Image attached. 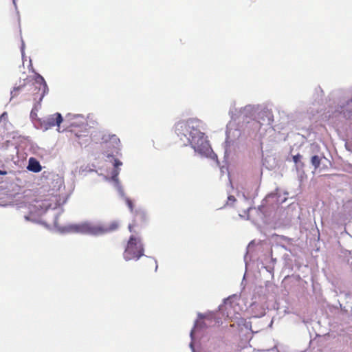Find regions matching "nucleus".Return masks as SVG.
I'll use <instances>...</instances> for the list:
<instances>
[{
    "mask_svg": "<svg viewBox=\"0 0 352 352\" xmlns=\"http://www.w3.org/2000/svg\"><path fill=\"white\" fill-rule=\"evenodd\" d=\"M259 109L258 105L248 104L240 109V115L245 119L251 120L250 124L253 120H256L258 110ZM251 128V125L250 126Z\"/></svg>",
    "mask_w": 352,
    "mask_h": 352,
    "instance_id": "9b49d317",
    "label": "nucleus"
},
{
    "mask_svg": "<svg viewBox=\"0 0 352 352\" xmlns=\"http://www.w3.org/2000/svg\"><path fill=\"white\" fill-rule=\"evenodd\" d=\"M273 121L274 115L272 111L267 107L259 106L256 120H253L251 123V130L252 133H255V137L261 140V147L262 149L264 145L263 139L265 133L272 135L274 133V130L272 128Z\"/></svg>",
    "mask_w": 352,
    "mask_h": 352,
    "instance_id": "7ed1b4c3",
    "label": "nucleus"
},
{
    "mask_svg": "<svg viewBox=\"0 0 352 352\" xmlns=\"http://www.w3.org/2000/svg\"><path fill=\"white\" fill-rule=\"evenodd\" d=\"M12 1H13V4H14V7L16 8V1L15 0H12Z\"/></svg>",
    "mask_w": 352,
    "mask_h": 352,
    "instance_id": "bb28decb",
    "label": "nucleus"
},
{
    "mask_svg": "<svg viewBox=\"0 0 352 352\" xmlns=\"http://www.w3.org/2000/svg\"><path fill=\"white\" fill-rule=\"evenodd\" d=\"M113 168L111 172V176H105L104 178L106 180L109 181L111 182V184L113 185V186L116 188L118 190L119 195L124 198V200L126 201V205L128 206L130 211L133 212V206L132 201L129 199L128 197L124 196V190L122 189V186L120 184L119 179H118V175L120 173V168L119 167L122 165V162L120 161L118 159L113 158Z\"/></svg>",
    "mask_w": 352,
    "mask_h": 352,
    "instance_id": "39448f33",
    "label": "nucleus"
},
{
    "mask_svg": "<svg viewBox=\"0 0 352 352\" xmlns=\"http://www.w3.org/2000/svg\"><path fill=\"white\" fill-rule=\"evenodd\" d=\"M22 86H18L14 87L13 90L11 91V99L14 98L16 96V92L20 91L22 89Z\"/></svg>",
    "mask_w": 352,
    "mask_h": 352,
    "instance_id": "f3484780",
    "label": "nucleus"
},
{
    "mask_svg": "<svg viewBox=\"0 0 352 352\" xmlns=\"http://www.w3.org/2000/svg\"><path fill=\"white\" fill-rule=\"evenodd\" d=\"M1 174H6V172H1Z\"/></svg>",
    "mask_w": 352,
    "mask_h": 352,
    "instance_id": "c756f323",
    "label": "nucleus"
},
{
    "mask_svg": "<svg viewBox=\"0 0 352 352\" xmlns=\"http://www.w3.org/2000/svg\"><path fill=\"white\" fill-rule=\"evenodd\" d=\"M35 87L41 91L39 100L41 101L45 94L48 93L49 89L44 78L39 74L35 76Z\"/></svg>",
    "mask_w": 352,
    "mask_h": 352,
    "instance_id": "ddd939ff",
    "label": "nucleus"
},
{
    "mask_svg": "<svg viewBox=\"0 0 352 352\" xmlns=\"http://www.w3.org/2000/svg\"><path fill=\"white\" fill-rule=\"evenodd\" d=\"M7 118H8V114L6 112H4L0 116V121L2 120H7Z\"/></svg>",
    "mask_w": 352,
    "mask_h": 352,
    "instance_id": "aec40b11",
    "label": "nucleus"
},
{
    "mask_svg": "<svg viewBox=\"0 0 352 352\" xmlns=\"http://www.w3.org/2000/svg\"><path fill=\"white\" fill-rule=\"evenodd\" d=\"M33 208L34 210L31 209L30 214L25 216L26 221H36L37 220L36 217L49 214L53 217L54 227L60 233H79L98 236L112 232L118 227V224L116 221H113L110 224L84 221L69 224L64 227L58 226L57 219L63 210L60 206V197L57 195L52 196L49 199L42 201H37Z\"/></svg>",
    "mask_w": 352,
    "mask_h": 352,
    "instance_id": "f257e3e1",
    "label": "nucleus"
},
{
    "mask_svg": "<svg viewBox=\"0 0 352 352\" xmlns=\"http://www.w3.org/2000/svg\"><path fill=\"white\" fill-rule=\"evenodd\" d=\"M236 201L235 198L232 195H229L228 197L227 205H231L233 202Z\"/></svg>",
    "mask_w": 352,
    "mask_h": 352,
    "instance_id": "a211bd4d",
    "label": "nucleus"
},
{
    "mask_svg": "<svg viewBox=\"0 0 352 352\" xmlns=\"http://www.w3.org/2000/svg\"><path fill=\"white\" fill-rule=\"evenodd\" d=\"M229 114L230 115L231 118H233L235 114L234 113V111L232 109H230L229 111Z\"/></svg>",
    "mask_w": 352,
    "mask_h": 352,
    "instance_id": "5701e85b",
    "label": "nucleus"
},
{
    "mask_svg": "<svg viewBox=\"0 0 352 352\" xmlns=\"http://www.w3.org/2000/svg\"><path fill=\"white\" fill-rule=\"evenodd\" d=\"M144 248L142 239L137 234H132L128 241L126 247L123 253L124 259L126 261L131 260L138 261L144 256Z\"/></svg>",
    "mask_w": 352,
    "mask_h": 352,
    "instance_id": "20e7f679",
    "label": "nucleus"
},
{
    "mask_svg": "<svg viewBox=\"0 0 352 352\" xmlns=\"http://www.w3.org/2000/svg\"><path fill=\"white\" fill-rule=\"evenodd\" d=\"M322 159V157L316 155L311 157V163L314 166L315 170L319 168Z\"/></svg>",
    "mask_w": 352,
    "mask_h": 352,
    "instance_id": "2eb2a0df",
    "label": "nucleus"
},
{
    "mask_svg": "<svg viewBox=\"0 0 352 352\" xmlns=\"http://www.w3.org/2000/svg\"><path fill=\"white\" fill-rule=\"evenodd\" d=\"M129 231L131 232H132V226L131 225L129 226Z\"/></svg>",
    "mask_w": 352,
    "mask_h": 352,
    "instance_id": "a878e982",
    "label": "nucleus"
},
{
    "mask_svg": "<svg viewBox=\"0 0 352 352\" xmlns=\"http://www.w3.org/2000/svg\"><path fill=\"white\" fill-rule=\"evenodd\" d=\"M204 126L205 124L201 120L192 118L177 122L174 126V131L182 145L190 146L196 153L201 157L214 160L217 163V156L202 131Z\"/></svg>",
    "mask_w": 352,
    "mask_h": 352,
    "instance_id": "f03ea898",
    "label": "nucleus"
},
{
    "mask_svg": "<svg viewBox=\"0 0 352 352\" xmlns=\"http://www.w3.org/2000/svg\"><path fill=\"white\" fill-rule=\"evenodd\" d=\"M91 139H92V140H93V141H94V142H98V140L97 138H96V134L94 135V134L91 133Z\"/></svg>",
    "mask_w": 352,
    "mask_h": 352,
    "instance_id": "4be33fe9",
    "label": "nucleus"
},
{
    "mask_svg": "<svg viewBox=\"0 0 352 352\" xmlns=\"http://www.w3.org/2000/svg\"><path fill=\"white\" fill-rule=\"evenodd\" d=\"M301 158L302 155H300V154L293 156V161L296 164L297 170H299L303 166V164L301 162Z\"/></svg>",
    "mask_w": 352,
    "mask_h": 352,
    "instance_id": "dca6fc26",
    "label": "nucleus"
},
{
    "mask_svg": "<svg viewBox=\"0 0 352 352\" xmlns=\"http://www.w3.org/2000/svg\"><path fill=\"white\" fill-rule=\"evenodd\" d=\"M21 52L22 58L23 59L24 56H25V43H24L23 41H22Z\"/></svg>",
    "mask_w": 352,
    "mask_h": 352,
    "instance_id": "6ab92c4d",
    "label": "nucleus"
},
{
    "mask_svg": "<svg viewBox=\"0 0 352 352\" xmlns=\"http://www.w3.org/2000/svg\"><path fill=\"white\" fill-rule=\"evenodd\" d=\"M239 299V296L234 294L224 300V305L220 307V309L227 311L226 316L232 319L234 316L236 320L241 319L239 311L241 310L239 303L236 302Z\"/></svg>",
    "mask_w": 352,
    "mask_h": 352,
    "instance_id": "6e6552de",
    "label": "nucleus"
},
{
    "mask_svg": "<svg viewBox=\"0 0 352 352\" xmlns=\"http://www.w3.org/2000/svg\"><path fill=\"white\" fill-rule=\"evenodd\" d=\"M27 168L30 171L38 173L41 170L42 167L40 162L36 159L30 157L28 160Z\"/></svg>",
    "mask_w": 352,
    "mask_h": 352,
    "instance_id": "4468645a",
    "label": "nucleus"
},
{
    "mask_svg": "<svg viewBox=\"0 0 352 352\" xmlns=\"http://www.w3.org/2000/svg\"><path fill=\"white\" fill-rule=\"evenodd\" d=\"M155 263H156V266H155V271H156V270H157V261H156V260H155Z\"/></svg>",
    "mask_w": 352,
    "mask_h": 352,
    "instance_id": "c85d7f7f",
    "label": "nucleus"
},
{
    "mask_svg": "<svg viewBox=\"0 0 352 352\" xmlns=\"http://www.w3.org/2000/svg\"><path fill=\"white\" fill-rule=\"evenodd\" d=\"M241 131L236 127L233 122H229L227 125L226 139L225 142V155L228 156L232 151L234 144L236 140L241 136Z\"/></svg>",
    "mask_w": 352,
    "mask_h": 352,
    "instance_id": "423d86ee",
    "label": "nucleus"
},
{
    "mask_svg": "<svg viewBox=\"0 0 352 352\" xmlns=\"http://www.w3.org/2000/svg\"><path fill=\"white\" fill-rule=\"evenodd\" d=\"M65 122H68L70 126L82 127L86 129V119L82 114L67 113L65 116Z\"/></svg>",
    "mask_w": 352,
    "mask_h": 352,
    "instance_id": "9d476101",
    "label": "nucleus"
},
{
    "mask_svg": "<svg viewBox=\"0 0 352 352\" xmlns=\"http://www.w3.org/2000/svg\"><path fill=\"white\" fill-rule=\"evenodd\" d=\"M282 247H283V248H284L286 250H289V251H290V250H289V249H288V248H287L284 244H283V245H282Z\"/></svg>",
    "mask_w": 352,
    "mask_h": 352,
    "instance_id": "393cba45",
    "label": "nucleus"
},
{
    "mask_svg": "<svg viewBox=\"0 0 352 352\" xmlns=\"http://www.w3.org/2000/svg\"><path fill=\"white\" fill-rule=\"evenodd\" d=\"M204 318H206V319H208L210 318V316H206L204 314H198V319L195 321V324H194V327L192 328V329L190 331V338H191V342L190 343V348L191 349L192 351V352H195V348H194V340L195 339V334L197 333V332L206 327V324L204 322H201V320L202 319H204Z\"/></svg>",
    "mask_w": 352,
    "mask_h": 352,
    "instance_id": "f8f14e48",
    "label": "nucleus"
},
{
    "mask_svg": "<svg viewBox=\"0 0 352 352\" xmlns=\"http://www.w3.org/2000/svg\"><path fill=\"white\" fill-rule=\"evenodd\" d=\"M63 121L62 115L60 113H56L49 115L42 120H40V129L44 131L55 126H60V123Z\"/></svg>",
    "mask_w": 352,
    "mask_h": 352,
    "instance_id": "1a4fd4ad",
    "label": "nucleus"
},
{
    "mask_svg": "<svg viewBox=\"0 0 352 352\" xmlns=\"http://www.w3.org/2000/svg\"><path fill=\"white\" fill-rule=\"evenodd\" d=\"M76 136L80 137V136H86V134H78V133H76Z\"/></svg>",
    "mask_w": 352,
    "mask_h": 352,
    "instance_id": "b1692460",
    "label": "nucleus"
},
{
    "mask_svg": "<svg viewBox=\"0 0 352 352\" xmlns=\"http://www.w3.org/2000/svg\"><path fill=\"white\" fill-rule=\"evenodd\" d=\"M283 239L284 240V241L287 242V243H288V244L292 241L291 239H289L285 236H283Z\"/></svg>",
    "mask_w": 352,
    "mask_h": 352,
    "instance_id": "412c9836",
    "label": "nucleus"
},
{
    "mask_svg": "<svg viewBox=\"0 0 352 352\" xmlns=\"http://www.w3.org/2000/svg\"><path fill=\"white\" fill-rule=\"evenodd\" d=\"M101 136V144H104L105 147L111 148V151H107L108 157H113L114 154H118L120 150V141L116 135L104 134L101 132L96 133Z\"/></svg>",
    "mask_w": 352,
    "mask_h": 352,
    "instance_id": "0eeeda50",
    "label": "nucleus"
},
{
    "mask_svg": "<svg viewBox=\"0 0 352 352\" xmlns=\"http://www.w3.org/2000/svg\"><path fill=\"white\" fill-rule=\"evenodd\" d=\"M135 212H136V215L138 214V212H141V213L144 214V212L143 211H140H140H136Z\"/></svg>",
    "mask_w": 352,
    "mask_h": 352,
    "instance_id": "cd10ccee",
    "label": "nucleus"
}]
</instances>
